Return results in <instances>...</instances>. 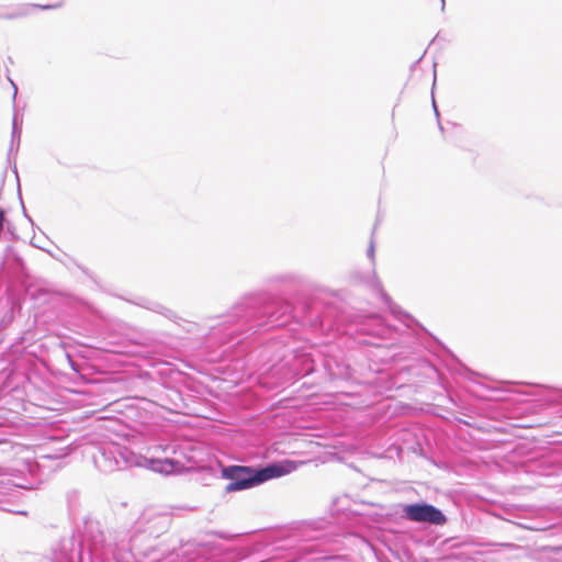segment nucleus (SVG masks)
Listing matches in <instances>:
<instances>
[{
  "mask_svg": "<svg viewBox=\"0 0 562 562\" xmlns=\"http://www.w3.org/2000/svg\"><path fill=\"white\" fill-rule=\"evenodd\" d=\"M304 464H306L305 461L282 460L262 469L246 465H228L222 469L221 475L223 479L231 480V483L225 486V492L234 493L288 475Z\"/></svg>",
  "mask_w": 562,
  "mask_h": 562,
  "instance_id": "nucleus-1",
  "label": "nucleus"
},
{
  "mask_svg": "<svg viewBox=\"0 0 562 562\" xmlns=\"http://www.w3.org/2000/svg\"><path fill=\"white\" fill-rule=\"evenodd\" d=\"M405 513L413 521L443 525L447 520L445 515L431 505H409L405 508Z\"/></svg>",
  "mask_w": 562,
  "mask_h": 562,
  "instance_id": "nucleus-2",
  "label": "nucleus"
},
{
  "mask_svg": "<svg viewBox=\"0 0 562 562\" xmlns=\"http://www.w3.org/2000/svg\"><path fill=\"white\" fill-rule=\"evenodd\" d=\"M60 4H47V5H37L41 9H55L58 8Z\"/></svg>",
  "mask_w": 562,
  "mask_h": 562,
  "instance_id": "nucleus-3",
  "label": "nucleus"
}]
</instances>
